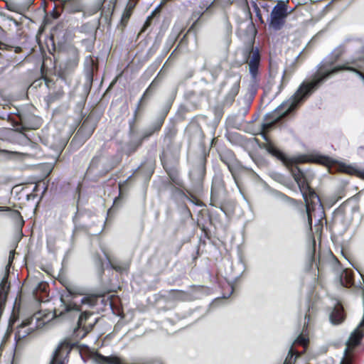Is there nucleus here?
I'll return each instance as SVG.
<instances>
[{
  "label": "nucleus",
  "mask_w": 364,
  "mask_h": 364,
  "mask_svg": "<svg viewBox=\"0 0 364 364\" xmlns=\"http://www.w3.org/2000/svg\"><path fill=\"white\" fill-rule=\"evenodd\" d=\"M344 47L340 45L332 50V52L323 60L318 65L316 73L314 75L310 82H303L297 91L291 99L283 102L277 109L276 114L278 115L272 122L264 123L262 125L263 132L261 134L265 143L261 145V147L266 149L268 153L277 157L282 161L286 166H291L290 171L291 175L297 183L302 196H317L316 193L309 186V183L314 177V174L309 171H305L299 168L297 166H294L299 162L306 161V156H301L297 159H289L280 150L276 148L267 139L265 131H268L279 119L291 112L302 100L309 96L312 92L317 89L328 78L331 77L340 70H349L355 73L362 79L364 75L355 68L347 66H338L333 68H329L343 54Z\"/></svg>",
  "instance_id": "1"
},
{
  "label": "nucleus",
  "mask_w": 364,
  "mask_h": 364,
  "mask_svg": "<svg viewBox=\"0 0 364 364\" xmlns=\"http://www.w3.org/2000/svg\"><path fill=\"white\" fill-rule=\"evenodd\" d=\"M287 15V5L284 2H279L271 12L269 27L275 31L280 30L284 24Z\"/></svg>",
  "instance_id": "2"
},
{
  "label": "nucleus",
  "mask_w": 364,
  "mask_h": 364,
  "mask_svg": "<svg viewBox=\"0 0 364 364\" xmlns=\"http://www.w3.org/2000/svg\"><path fill=\"white\" fill-rule=\"evenodd\" d=\"M243 55L245 61L248 63L249 70L253 77L257 73L258 67L260 61V55L257 49H254L252 46H247L243 50Z\"/></svg>",
  "instance_id": "3"
},
{
  "label": "nucleus",
  "mask_w": 364,
  "mask_h": 364,
  "mask_svg": "<svg viewBox=\"0 0 364 364\" xmlns=\"http://www.w3.org/2000/svg\"><path fill=\"white\" fill-rule=\"evenodd\" d=\"M69 347L65 343H60L53 353L50 364H65V357L68 353Z\"/></svg>",
  "instance_id": "4"
},
{
  "label": "nucleus",
  "mask_w": 364,
  "mask_h": 364,
  "mask_svg": "<svg viewBox=\"0 0 364 364\" xmlns=\"http://www.w3.org/2000/svg\"><path fill=\"white\" fill-rule=\"evenodd\" d=\"M63 285L65 286L66 290L68 291L69 294L73 297L80 295H87V289L77 284L65 281L63 282Z\"/></svg>",
  "instance_id": "5"
},
{
  "label": "nucleus",
  "mask_w": 364,
  "mask_h": 364,
  "mask_svg": "<svg viewBox=\"0 0 364 364\" xmlns=\"http://www.w3.org/2000/svg\"><path fill=\"white\" fill-rule=\"evenodd\" d=\"M92 314L90 312L85 311L79 317L77 326L79 328H82L86 333L90 331L96 323L97 319H95L92 322L87 323V321L92 316Z\"/></svg>",
  "instance_id": "6"
},
{
  "label": "nucleus",
  "mask_w": 364,
  "mask_h": 364,
  "mask_svg": "<svg viewBox=\"0 0 364 364\" xmlns=\"http://www.w3.org/2000/svg\"><path fill=\"white\" fill-rule=\"evenodd\" d=\"M93 359L97 364H124L119 358L105 357L97 353L94 355Z\"/></svg>",
  "instance_id": "7"
},
{
  "label": "nucleus",
  "mask_w": 364,
  "mask_h": 364,
  "mask_svg": "<svg viewBox=\"0 0 364 364\" xmlns=\"http://www.w3.org/2000/svg\"><path fill=\"white\" fill-rule=\"evenodd\" d=\"M344 319L343 307L341 305L336 306L330 315V321L333 324H338Z\"/></svg>",
  "instance_id": "8"
},
{
  "label": "nucleus",
  "mask_w": 364,
  "mask_h": 364,
  "mask_svg": "<svg viewBox=\"0 0 364 364\" xmlns=\"http://www.w3.org/2000/svg\"><path fill=\"white\" fill-rule=\"evenodd\" d=\"M34 319L38 320V317H36V316L31 317V318L22 322L21 325L18 327V329L17 332L16 333V337L18 338V339H21V338L26 337L28 334H29L30 331H23V329L25 327L31 325Z\"/></svg>",
  "instance_id": "9"
},
{
  "label": "nucleus",
  "mask_w": 364,
  "mask_h": 364,
  "mask_svg": "<svg viewBox=\"0 0 364 364\" xmlns=\"http://www.w3.org/2000/svg\"><path fill=\"white\" fill-rule=\"evenodd\" d=\"M81 299V304L87 305L90 307L95 306L97 303V296L95 294H89L87 292V295Z\"/></svg>",
  "instance_id": "10"
},
{
  "label": "nucleus",
  "mask_w": 364,
  "mask_h": 364,
  "mask_svg": "<svg viewBox=\"0 0 364 364\" xmlns=\"http://www.w3.org/2000/svg\"><path fill=\"white\" fill-rule=\"evenodd\" d=\"M163 124V120H158L151 127H150L148 130H146L143 134V139H146L150 136L154 132L159 131L161 129V127Z\"/></svg>",
  "instance_id": "11"
},
{
  "label": "nucleus",
  "mask_w": 364,
  "mask_h": 364,
  "mask_svg": "<svg viewBox=\"0 0 364 364\" xmlns=\"http://www.w3.org/2000/svg\"><path fill=\"white\" fill-rule=\"evenodd\" d=\"M299 354L296 353L295 354L293 346L290 348L289 350V352L287 353V355L283 363V364H295L296 359L299 358Z\"/></svg>",
  "instance_id": "12"
},
{
  "label": "nucleus",
  "mask_w": 364,
  "mask_h": 364,
  "mask_svg": "<svg viewBox=\"0 0 364 364\" xmlns=\"http://www.w3.org/2000/svg\"><path fill=\"white\" fill-rule=\"evenodd\" d=\"M211 6H212V4H210L208 6H207L205 8V9H203V8H201L200 10L195 11L193 13L192 19L194 21L193 26L196 24L198 23V21L200 20V18L203 16V15L205 14L206 12H208V11L210 9Z\"/></svg>",
  "instance_id": "13"
},
{
  "label": "nucleus",
  "mask_w": 364,
  "mask_h": 364,
  "mask_svg": "<svg viewBox=\"0 0 364 364\" xmlns=\"http://www.w3.org/2000/svg\"><path fill=\"white\" fill-rule=\"evenodd\" d=\"M61 302L63 303V309L65 312H69L71 311H80V308L77 304L70 302V303H65L63 300V299H60Z\"/></svg>",
  "instance_id": "14"
},
{
  "label": "nucleus",
  "mask_w": 364,
  "mask_h": 364,
  "mask_svg": "<svg viewBox=\"0 0 364 364\" xmlns=\"http://www.w3.org/2000/svg\"><path fill=\"white\" fill-rule=\"evenodd\" d=\"M0 211H6L8 213V215L14 219L20 218V213L18 210H12L9 207L0 206Z\"/></svg>",
  "instance_id": "15"
},
{
  "label": "nucleus",
  "mask_w": 364,
  "mask_h": 364,
  "mask_svg": "<svg viewBox=\"0 0 364 364\" xmlns=\"http://www.w3.org/2000/svg\"><path fill=\"white\" fill-rule=\"evenodd\" d=\"M309 343V338L306 336V335L302 332L297 338L294 341V344H299L303 346H306Z\"/></svg>",
  "instance_id": "16"
},
{
  "label": "nucleus",
  "mask_w": 364,
  "mask_h": 364,
  "mask_svg": "<svg viewBox=\"0 0 364 364\" xmlns=\"http://www.w3.org/2000/svg\"><path fill=\"white\" fill-rule=\"evenodd\" d=\"M239 90H240V79L237 78L233 82V85L232 86V88H231L230 92H229V95L231 96V97L233 98L237 95Z\"/></svg>",
  "instance_id": "17"
},
{
  "label": "nucleus",
  "mask_w": 364,
  "mask_h": 364,
  "mask_svg": "<svg viewBox=\"0 0 364 364\" xmlns=\"http://www.w3.org/2000/svg\"><path fill=\"white\" fill-rule=\"evenodd\" d=\"M311 161H313L314 162L319 163V164H326L329 162L328 158L324 157V156H316L312 157Z\"/></svg>",
  "instance_id": "18"
},
{
  "label": "nucleus",
  "mask_w": 364,
  "mask_h": 364,
  "mask_svg": "<svg viewBox=\"0 0 364 364\" xmlns=\"http://www.w3.org/2000/svg\"><path fill=\"white\" fill-rule=\"evenodd\" d=\"M132 6H129V7H127L125 9L124 11L123 12L122 17V19L123 21H128V19L129 18V17L132 15Z\"/></svg>",
  "instance_id": "19"
},
{
  "label": "nucleus",
  "mask_w": 364,
  "mask_h": 364,
  "mask_svg": "<svg viewBox=\"0 0 364 364\" xmlns=\"http://www.w3.org/2000/svg\"><path fill=\"white\" fill-rule=\"evenodd\" d=\"M157 12V9H156L155 10H154L151 15L149 16L145 21V23H144V29H145L146 28H147L148 26H149L150 25V22H151V20L152 19L153 16L155 15V14Z\"/></svg>",
  "instance_id": "20"
},
{
  "label": "nucleus",
  "mask_w": 364,
  "mask_h": 364,
  "mask_svg": "<svg viewBox=\"0 0 364 364\" xmlns=\"http://www.w3.org/2000/svg\"><path fill=\"white\" fill-rule=\"evenodd\" d=\"M313 250L311 252V260H314V252H315V240L312 241Z\"/></svg>",
  "instance_id": "21"
},
{
  "label": "nucleus",
  "mask_w": 364,
  "mask_h": 364,
  "mask_svg": "<svg viewBox=\"0 0 364 364\" xmlns=\"http://www.w3.org/2000/svg\"><path fill=\"white\" fill-rule=\"evenodd\" d=\"M112 267L113 269H116L117 271H123V270L126 269V267H121L115 265L114 264H112Z\"/></svg>",
  "instance_id": "22"
},
{
  "label": "nucleus",
  "mask_w": 364,
  "mask_h": 364,
  "mask_svg": "<svg viewBox=\"0 0 364 364\" xmlns=\"http://www.w3.org/2000/svg\"><path fill=\"white\" fill-rule=\"evenodd\" d=\"M169 176L171 178V179L174 182L176 183V184H179L178 182V179L176 178V176L174 175H172V174H169Z\"/></svg>",
  "instance_id": "23"
},
{
  "label": "nucleus",
  "mask_w": 364,
  "mask_h": 364,
  "mask_svg": "<svg viewBox=\"0 0 364 364\" xmlns=\"http://www.w3.org/2000/svg\"><path fill=\"white\" fill-rule=\"evenodd\" d=\"M255 11H256V14H257V16L259 17V20L261 21V22H263L262 19V16L259 14V9L257 6L255 7Z\"/></svg>",
  "instance_id": "24"
},
{
  "label": "nucleus",
  "mask_w": 364,
  "mask_h": 364,
  "mask_svg": "<svg viewBox=\"0 0 364 364\" xmlns=\"http://www.w3.org/2000/svg\"><path fill=\"white\" fill-rule=\"evenodd\" d=\"M165 157H166V154H165V152H163L162 156H161V160L162 162L164 160Z\"/></svg>",
  "instance_id": "25"
},
{
  "label": "nucleus",
  "mask_w": 364,
  "mask_h": 364,
  "mask_svg": "<svg viewBox=\"0 0 364 364\" xmlns=\"http://www.w3.org/2000/svg\"><path fill=\"white\" fill-rule=\"evenodd\" d=\"M213 197H214V191H213V189H212V191H211V200H213Z\"/></svg>",
  "instance_id": "26"
},
{
  "label": "nucleus",
  "mask_w": 364,
  "mask_h": 364,
  "mask_svg": "<svg viewBox=\"0 0 364 364\" xmlns=\"http://www.w3.org/2000/svg\"><path fill=\"white\" fill-rule=\"evenodd\" d=\"M89 60H90V63H92V60L91 58H89Z\"/></svg>",
  "instance_id": "27"
},
{
  "label": "nucleus",
  "mask_w": 364,
  "mask_h": 364,
  "mask_svg": "<svg viewBox=\"0 0 364 364\" xmlns=\"http://www.w3.org/2000/svg\"><path fill=\"white\" fill-rule=\"evenodd\" d=\"M228 168H229V170H230L232 173H233L230 166H228Z\"/></svg>",
  "instance_id": "28"
},
{
  "label": "nucleus",
  "mask_w": 364,
  "mask_h": 364,
  "mask_svg": "<svg viewBox=\"0 0 364 364\" xmlns=\"http://www.w3.org/2000/svg\"><path fill=\"white\" fill-rule=\"evenodd\" d=\"M362 80H363L364 82V75H362Z\"/></svg>",
  "instance_id": "29"
},
{
  "label": "nucleus",
  "mask_w": 364,
  "mask_h": 364,
  "mask_svg": "<svg viewBox=\"0 0 364 364\" xmlns=\"http://www.w3.org/2000/svg\"><path fill=\"white\" fill-rule=\"evenodd\" d=\"M284 75H285V71L283 72L282 77H284Z\"/></svg>",
  "instance_id": "30"
}]
</instances>
